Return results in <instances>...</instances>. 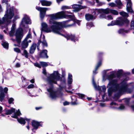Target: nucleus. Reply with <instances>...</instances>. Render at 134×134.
<instances>
[{"label":"nucleus","mask_w":134,"mask_h":134,"mask_svg":"<svg viewBox=\"0 0 134 134\" xmlns=\"http://www.w3.org/2000/svg\"><path fill=\"white\" fill-rule=\"evenodd\" d=\"M92 83L93 87L96 90H98L99 93H100V91H101L104 93L106 90V86L105 85H103L100 87L99 86H97L94 81V79L93 78L92 79Z\"/></svg>","instance_id":"nucleus-8"},{"label":"nucleus","mask_w":134,"mask_h":134,"mask_svg":"<svg viewBox=\"0 0 134 134\" xmlns=\"http://www.w3.org/2000/svg\"><path fill=\"white\" fill-rule=\"evenodd\" d=\"M85 19L87 21L94 19L96 18V16L93 15L89 14H87L85 15Z\"/></svg>","instance_id":"nucleus-19"},{"label":"nucleus","mask_w":134,"mask_h":134,"mask_svg":"<svg viewBox=\"0 0 134 134\" xmlns=\"http://www.w3.org/2000/svg\"><path fill=\"white\" fill-rule=\"evenodd\" d=\"M115 25V23L114 20L112 21L110 23L108 24L107 26H113Z\"/></svg>","instance_id":"nucleus-44"},{"label":"nucleus","mask_w":134,"mask_h":134,"mask_svg":"<svg viewBox=\"0 0 134 134\" xmlns=\"http://www.w3.org/2000/svg\"><path fill=\"white\" fill-rule=\"evenodd\" d=\"M21 115V114L20 110L18 109L15 113H14V114H13L11 117L17 119V120L18 122L21 124L25 125L26 122L25 120H26L29 123L30 121V119L27 118H18V116Z\"/></svg>","instance_id":"nucleus-6"},{"label":"nucleus","mask_w":134,"mask_h":134,"mask_svg":"<svg viewBox=\"0 0 134 134\" xmlns=\"http://www.w3.org/2000/svg\"><path fill=\"white\" fill-rule=\"evenodd\" d=\"M30 82L32 83H34L35 82L34 79H31L30 80Z\"/></svg>","instance_id":"nucleus-63"},{"label":"nucleus","mask_w":134,"mask_h":134,"mask_svg":"<svg viewBox=\"0 0 134 134\" xmlns=\"http://www.w3.org/2000/svg\"><path fill=\"white\" fill-rule=\"evenodd\" d=\"M115 108L118 109L122 110L125 109V107L123 104H121L119 107Z\"/></svg>","instance_id":"nucleus-38"},{"label":"nucleus","mask_w":134,"mask_h":134,"mask_svg":"<svg viewBox=\"0 0 134 134\" xmlns=\"http://www.w3.org/2000/svg\"><path fill=\"white\" fill-rule=\"evenodd\" d=\"M40 63L41 65L43 67H45L48 65V64L46 62H40Z\"/></svg>","instance_id":"nucleus-36"},{"label":"nucleus","mask_w":134,"mask_h":134,"mask_svg":"<svg viewBox=\"0 0 134 134\" xmlns=\"http://www.w3.org/2000/svg\"><path fill=\"white\" fill-rule=\"evenodd\" d=\"M127 1L126 9L128 12L132 13L133 10L132 9V4L131 0H126Z\"/></svg>","instance_id":"nucleus-12"},{"label":"nucleus","mask_w":134,"mask_h":134,"mask_svg":"<svg viewBox=\"0 0 134 134\" xmlns=\"http://www.w3.org/2000/svg\"><path fill=\"white\" fill-rule=\"evenodd\" d=\"M75 23L74 22H73V23H72V24H69L67 26V27H71L73 26H75Z\"/></svg>","instance_id":"nucleus-56"},{"label":"nucleus","mask_w":134,"mask_h":134,"mask_svg":"<svg viewBox=\"0 0 134 134\" xmlns=\"http://www.w3.org/2000/svg\"><path fill=\"white\" fill-rule=\"evenodd\" d=\"M130 98H126L122 99L123 102L126 105H129Z\"/></svg>","instance_id":"nucleus-29"},{"label":"nucleus","mask_w":134,"mask_h":134,"mask_svg":"<svg viewBox=\"0 0 134 134\" xmlns=\"http://www.w3.org/2000/svg\"><path fill=\"white\" fill-rule=\"evenodd\" d=\"M29 44L28 43L26 39L24 40L21 43V49H25L28 46Z\"/></svg>","instance_id":"nucleus-18"},{"label":"nucleus","mask_w":134,"mask_h":134,"mask_svg":"<svg viewBox=\"0 0 134 134\" xmlns=\"http://www.w3.org/2000/svg\"><path fill=\"white\" fill-rule=\"evenodd\" d=\"M65 13L72 14V13L69 12L62 11L55 14L50 15L51 19L49 21V24L54 25L56 27V28L58 29L59 30L61 33L63 31V30L61 27L62 26L63 24H66L67 22L70 21V20H68L60 22L55 21L54 20L66 18L67 16L71 19H73L74 18V15H65Z\"/></svg>","instance_id":"nucleus-2"},{"label":"nucleus","mask_w":134,"mask_h":134,"mask_svg":"<svg viewBox=\"0 0 134 134\" xmlns=\"http://www.w3.org/2000/svg\"><path fill=\"white\" fill-rule=\"evenodd\" d=\"M15 111V109L13 108H12L10 109L6 110L5 111V114L7 115L11 114L14 113Z\"/></svg>","instance_id":"nucleus-24"},{"label":"nucleus","mask_w":134,"mask_h":134,"mask_svg":"<svg viewBox=\"0 0 134 134\" xmlns=\"http://www.w3.org/2000/svg\"><path fill=\"white\" fill-rule=\"evenodd\" d=\"M110 13L114 15H117L118 14V12L116 10H114L110 9Z\"/></svg>","instance_id":"nucleus-31"},{"label":"nucleus","mask_w":134,"mask_h":134,"mask_svg":"<svg viewBox=\"0 0 134 134\" xmlns=\"http://www.w3.org/2000/svg\"><path fill=\"white\" fill-rule=\"evenodd\" d=\"M115 25L119 26L122 25L124 23V19L122 18H119L118 19L114 20Z\"/></svg>","instance_id":"nucleus-13"},{"label":"nucleus","mask_w":134,"mask_h":134,"mask_svg":"<svg viewBox=\"0 0 134 134\" xmlns=\"http://www.w3.org/2000/svg\"><path fill=\"white\" fill-rule=\"evenodd\" d=\"M8 90V88L7 87H5L4 89V92L6 93Z\"/></svg>","instance_id":"nucleus-58"},{"label":"nucleus","mask_w":134,"mask_h":134,"mask_svg":"<svg viewBox=\"0 0 134 134\" xmlns=\"http://www.w3.org/2000/svg\"><path fill=\"white\" fill-rule=\"evenodd\" d=\"M34 85L32 84H31L29 85L27 87V88L28 89H30L31 88H33L34 87Z\"/></svg>","instance_id":"nucleus-52"},{"label":"nucleus","mask_w":134,"mask_h":134,"mask_svg":"<svg viewBox=\"0 0 134 134\" xmlns=\"http://www.w3.org/2000/svg\"><path fill=\"white\" fill-rule=\"evenodd\" d=\"M32 125L33 127V129H32V130L34 131V130H36L38 129L40 126V124L39 122L35 120H33L32 122Z\"/></svg>","instance_id":"nucleus-14"},{"label":"nucleus","mask_w":134,"mask_h":134,"mask_svg":"<svg viewBox=\"0 0 134 134\" xmlns=\"http://www.w3.org/2000/svg\"><path fill=\"white\" fill-rule=\"evenodd\" d=\"M43 73L45 75L46 74V70L45 68H43Z\"/></svg>","instance_id":"nucleus-57"},{"label":"nucleus","mask_w":134,"mask_h":134,"mask_svg":"<svg viewBox=\"0 0 134 134\" xmlns=\"http://www.w3.org/2000/svg\"><path fill=\"white\" fill-rule=\"evenodd\" d=\"M36 8L40 12V15L41 18H43L46 14V11L48 10V8H42L36 7Z\"/></svg>","instance_id":"nucleus-10"},{"label":"nucleus","mask_w":134,"mask_h":134,"mask_svg":"<svg viewBox=\"0 0 134 134\" xmlns=\"http://www.w3.org/2000/svg\"><path fill=\"white\" fill-rule=\"evenodd\" d=\"M0 39L2 40L3 39V36L1 34H0Z\"/></svg>","instance_id":"nucleus-60"},{"label":"nucleus","mask_w":134,"mask_h":134,"mask_svg":"<svg viewBox=\"0 0 134 134\" xmlns=\"http://www.w3.org/2000/svg\"><path fill=\"white\" fill-rule=\"evenodd\" d=\"M100 105L102 107H104L105 106V104L104 103H101L100 104Z\"/></svg>","instance_id":"nucleus-64"},{"label":"nucleus","mask_w":134,"mask_h":134,"mask_svg":"<svg viewBox=\"0 0 134 134\" xmlns=\"http://www.w3.org/2000/svg\"><path fill=\"white\" fill-rule=\"evenodd\" d=\"M103 13H101L102 14L100 15V16H99V18L100 19H102L103 18L106 19V16L105 14H103Z\"/></svg>","instance_id":"nucleus-40"},{"label":"nucleus","mask_w":134,"mask_h":134,"mask_svg":"<svg viewBox=\"0 0 134 134\" xmlns=\"http://www.w3.org/2000/svg\"><path fill=\"white\" fill-rule=\"evenodd\" d=\"M21 66V63H17L15 65V67L16 68H18Z\"/></svg>","instance_id":"nucleus-47"},{"label":"nucleus","mask_w":134,"mask_h":134,"mask_svg":"<svg viewBox=\"0 0 134 134\" xmlns=\"http://www.w3.org/2000/svg\"><path fill=\"white\" fill-rule=\"evenodd\" d=\"M15 29L16 25L15 24H13L12 25L11 30L9 32V35L11 37L15 35L17 42L19 43L23 36V30L21 28H19L16 30L15 33Z\"/></svg>","instance_id":"nucleus-4"},{"label":"nucleus","mask_w":134,"mask_h":134,"mask_svg":"<svg viewBox=\"0 0 134 134\" xmlns=\"http://www.w3.org/2000/svg\"><path fill=\"white\" fill-rule=\"evenodd\" d=\"M47 90L49 93V97L53 99H56L57 98L61 97L62 94L61 92H54L53 90L52 86L49 88L47 89Z\"/></svg>","instance_id":"nucleus-7"},{"label":"nucleus","mask_w":134,"mask_h":134,"mask_svg":"<svg viewBox=\"0 0 134 134\" xmlns=\"http://www.w3.org/2000/svg\"><path fill=\"white\" fill-rule=\"evenodd\" d=\"M77 103L76 102L74 101V102H71V104L72 105H75L77 104Z\"/></svg>","instance_id":"nucleus-59"},{"label":"nucleus","mask_w":134,"mask_h":134,"mask_svg":"<svg viewBox=\"0 0 134 134\" xmlns=\"http://www.w3.org/2000/svg\"><path fill=\"white\" fill-rule=\"evenodd\" d=\"M3 89L1 87H0V101L2 102L4 99L5 94L3 92Z\"/></svg>","instance_id":"nucleus-21"},{"label":"nucleus","mask_w":134,"mask_h":134,"mask_svg":"<svg viewBox=\"0 0 134 134\" xmlns=\"http://www.w3.org/2000/svg\"><path fill=\"white\" fill-rule=\"evenodd\" d=\"M77 94L79 97L80 98L83 99H85V95L84 94L80 93H77Z\"/></svg>","instance_id":"nucleus-33"},{"label":"nucleus","mask_w":134,"mask_h":134,"mask_svg":"<svg viewBox=\"0 0 134 134\" xmlns=\"http://www.w3.org/2000/svg\"><path fill=\"white\" fill-rule=\"evenodd\" d=\"M130 107L132 110L134 111V104L131 105Z\"/></svg>","instance_id":"nucleus-55"},{"label":"nucleus","mask_w":134,"mask_h":134,"mask_svg":"<svg viewBox=\"0 0 134 134\" xmlns=\"http://www.w3.org/2000/svg\"><path fill=\"white\" fill-rule=\"evenodd\" d=\"M60 74L58 71H54L53 73L50 74L47 77V81L48 83L51 85L57 84L58 81L60 80L61 82L59 87L60 89L65 88L66 87V80L64 77H62L61 79Z\"/></svg>","instance_id":"nucleus-3"},{"label":"nucleus","mask_w":134,"mask_h":134,"mask_svg":"<svg viewBox=\"0 0 134 134\" xmlns=\"http://www.w3.org/2000/svg\"><path fill=\"white\" fill-rule=\"evenodd\" d=\"M69 103L67 102H65L63 103V104L64 105H68Z\"/></svg>","instance_id":"nucleus-61"},{"label":"nucleus","mask_w":134,"mask_h":134,"mask_svg":"<svg viewBox=\"0 0 134 134\" xmlns=\"http://www.w3.org/2000/svg\"><path fill=\"white\" fill-rule=\"evenodd\" d=\"M124 21V23H125L126 24H128L129 23V21L127 19L125 18H123Z\"/></svg>","instance_id":"nucleus-54"},{"label":"nucleus","mask_w":134,"mask_h":134,"mask_svg":"<svg viewBox=\"0 0 134 134\" xmlns=\"http://www.w3.org/2000/svg\"><path fill=\"white\" fill-rule=\"evenodd\" d=\"M131 28L132 30L134 29V21H131Z\"/></svg>","instance_id":"nucleus-41"},{"label":"nucleus","mask_w":134,"mask_h":134,"mask_svg":"<svg viewBox=\"0 0 134 134\" xmlns=\"http://www.w3.org/2000/svg\"><path fill=\"white\" fill-rule=\"evenodd\" d=\"M24 54H23V55L25 57L27 58H28L29 57V53L25 49H24L23 51Z\"/></svg>","instance_id":"nucleus-32"},{"label":"nucleus","mask_w":134,"mask_h":134,"mask_svg":"<svg viewBox=\"0 0 134 134\" xmlns=\"http://www.w3.org/2000/svg\"><path fill=\"white\" fill-rule=\"evenodd\" d=\"M120 14L124 17H127L128 16V15L125 12H121L120 13Z\"/></svg>","instance_id":"nucleus-35"},{"label":"nucleus","mask_w":134,"mask_h":134,"mask_svg":"<svg viewBox=\"0 0 134 134\" xmlns=\"http://www.w3.org/2000/svg\"><path fill=\"white\" fill-rule=\"evenodd\" d=\"M42 43L43 46H45L47 47V43L45 40H44L42 42H41L40 40H39L37 44L38 45L37 46V49L38 51L39 50V46L40 43Z\"/></svg>","instance_id":"nucleus-23"},{"label":"nucleus","mask_w":134,"mask_h":134,"mask_svg":"<svg viewBox=\"0 0 134 134\" xmlns=\"http://www.w3.org/2000/svg\"><path fill=\"white\" fill-rule=\"evenodd\" d=\"M9 0H3L2 1V3H5V4H7V5H8V3Z\"/></svg>","instance_id":"nucleus-51"},{"label":"nucleus","mask_w":134,"mask_h":134,"mask_svg":"<svg viewBox=\"0 0 134 134\" xmlns=\"http://www.w3.org/2000/svg\"><path fill=\"white\" fill-rule=\"evenodd\" d=\"M31 23L29 18L28 16L26 15L23 19L20 25L21 26L25 27V24H30Z\"/></svg>","instance_id":"nucleus-9"},{"label":"nucleus","mask_w":134,"mask_h":134,"mask_svg":"<svg viewBox=\"0 0 134 134\" xmlns=\"http://www.w3.org/2000/svg\"><path fill=\"white\" fill-rule=\"evenodd\" d=\"M2 45L3 47L5 48H8V43L3 41L2 43Z\"/></svg>","instance_id":"nucleus-30"},{"label":"nucleus","mask_w":134,"mask_h":134,"mask_svg":"<svg viewBox=\"0 0 134 134\" xmlns=\"http://www.w3.org/2000/svg\"><path fill=\"white\" fill-rule=\"evenodd\" d=\"M106 19L108 20H111L113 19V18L111 15H109L106 17Z\"/></svg>","instance_id":"nucleus-42"},{"label":"nucleus","mask_w":134,"mask_h":134,"mask_svg":"<svg viewBox=\"0 0 134 134\" xmlns=\"http://www.w3.org/2000/svg\"><path fill=\"white\" fill-rule=\"evenodd\" d=\"M37 46V44L35 43H34L31 46L29 51V53L31 54L33 53L36 49Z\"/></svg>","instance_id":"nucleus-17"},{"label":"nucleus","mask_w":134,"mask_h":134,"mask_svg":"<svg viewBox=\"0 0 134 134\" xmlns=\"http://www.w3.org/2000/svg\"><path fill=\"white\" fill-rule=\"evenodd\" d=\"M31 37V35L29 33L27 36L26 37L25 39H26V40L27 39H28L29 38H30Z\"/></svg>","instance_id":"nucleus-53"},{"label":"nucleus","mask_w":134,"mask_h":134,"mask_svg":"<svg viewBox=\"0 0 134 134\" xmlns=\"http://www.w3.org/2000/svg\"><path fill=\"white\" fill-rule=\"evenodd\" d=\"M64 36L67 38V40H70L71 41L75 42V37L74 35L68 34Z\"/></svg>","instance_id":"nucleus-15"},{"label":"nucleus","mask_w":134,"mask_h":134,"mask_svg":"<svg viewBox=\"0 0 134 134\" xmlns=\"http://www.w3.org/2000/svg\"><path fill=\"white\" fill-rule=\"evenodd\" d=\"M72 82V76L70 73L68 74V84H71Z\"/></svg>","instance_id":"nucleus-25"},{"label":"nucleus","mask_w":134,"mask_h":134,"mask_svg":"<svg viewBox=\"0 0 134 134\" xmlns=\"http://www.w3.org/2000/svg\"><path fill=\"white\" fill-rule=\"evenodd\" d=\"M34 65L36 67H38L39 68H41V66L38 63H33Z\"/></svg>","instance_id":"nucleus-50"},{"label":"nucleus","mask_w":134,"mask_h":134,"mask_svg":"<svg viewBox=\"0 0 134 134\" xmlns=\"http://www.w3.org/2000/svg\"><path fill=\"white\" fill-rule=\"evenodd\" d=\"M101 9H95L93 10V12L92 13L94 15H97L99 13H102Z\"/></svg>","instance_id":"nucleus-26"},{"label":"nucleus","mask_w":134,"mask_h":134,"mask_svg":"<svg viewBox=\"0 0 134 134\" xmlns=\"http://www.w3.org/2000/svg\"><path fill=\"white\" fill-rule=\"evenodd\" d=\"M50 26V29L48 27L47 24L43 22L41 23L42 29L41 31H44L46 32H52L53 33L61 35L63 36L64 35L61 34V32L58 29L56 28V27L54 25H51Z\"/></svg>","instance_id":"nucleus-5"},{"label":"nucleus","mask_w":134,"mask_h":134,"mask_svg":"<svg viewBox=\"0 0 134 134\" xmlns=\"http://www.w3.org/2000/svg\"><path fill=\"white\" fill-rule=\"evenodd\" d=\"M115 2L118 5H122V3L120 0H116L115 1Z\"/></svg>","instance_id":"nucleus-46"},{"label":"nucleus","mask_w":134,"mask_h":134,"mask_svg":"<svg viewBox=\"0 0 134 134\" xmlns=\"http://www.w3.org/2000/svg\"><path fill=\"white\" fill-rule=\"evenodd\" d=\"M102 13H103L105 14H108L110 13V9L107 8L105 9H102Z\"/></svg>","instance_id":"nucleus-27"},{"label":"nucleus","mask_w":134,"mask_h":134,"mask_svg":"<svg viewBox=\"0 0 134 134\" xmlns=\"http://www.w3.org/2000/svg\"><path fill=\"white\" fill-rule=\"evenodd\" d=\"M110 105L111 106H110V108H116V107H112V106L113 105H117V104L116 103L114 102H112L110 103Z\"/></svg>","instance_id":"nucleus-37"},{"label":"nucleus","mask_w":134,"mask_h":134,"mask_svg":"<svg viewBox=\"0 0 134 134\" xmlns=\"http://www.w3.org/2000/svg\"><path fill=\"white\" fill-rule=\"evenodd\" d=\"M101 64L102 62L101 61H100L97 64L95 67V71H96V70H97L98 68L101 66Z\"/></svg>","instance_id":"nucleus-34"},{"label":"nucleus","mask_w":134,"mask_h":134,"mask_svg":"<svg viewBox=\"0 0 134 134\" xmlns=\"http://www.w3.org/2000/svg\"><path fill=\"white\" fill-rule=\"evenodd\" d=\"M86 25L88 28V29L90 28L93 26V24L92 23H87Z\"/></svg>","instance_id":"nucleus-39"},{"label":"nucleus","mask_w":134,"mask_h":134,"mask_svg":"<svg viewBox=\"0 0 134 134\" xmlns=\"http://www.w3.org/2000/svg\"><path fill=\"white\" fill-rule=\"evenodd\" d=\"M129 32V31L128 30H125L124 29H120L118 30V34L124 35L126 33H127Z\"/></svg>","instance_id":"nucleus-20"},{"label":"nucleus","mask_w":134,"mask_h":134,"mask_svg":"<svg viewBox=\"0 0 134 134\" xmlns=\"http://www.w3.org/2000/svg\"><path fill=\"white\" fill-rule=\"evenodd\" d=\"M42 107H36L35 108V109L37 110H38L42 109Z\"/></svg>","instance_id":"nucleus-62"},{"label":"nucleus","mask_w":134,"mask_h":134,"mask_svg":"<svg viewBox=\"0 0 134 134\" xmlns=\"http://www.w3.org/2000/svg\"><path fill=\"white\" fill-rule=\"evenodd\" d=\"M47 51L46 49L42 51L40 54V57L43 58H48V56L47 55Z\"/></svg>","instance_id":"nucleus-16"},{"label":"nucleus","mask_w":134,"mask_h":134,"mask_svg":"<svg viewBox=\"0 0 134 134\" xmlns=\"http://www.w3.org/2000/svg\"><path fill=\"white\" fill-rule=\"evenodd\" d=\"M124 73L123 70L122 69L118 70L116 73V76L118 77H119Z\"/></svg>","instance_id":"nucleus-28"},{"label":"nucleus","mask_w":134,"mask_h":134,"mask_svg":"<svg viewBox=\"0 0 134 134\" xmlns=\"http://www.w3.org/2000/svg\"><path fill=\"white\" fill-rule=\"evenodd\" d=\"M109 5L111 7H115L116 6V5L113 3H111L109 4Z\"/></svg>","instance_id":"nucleus-49"},{"label":"nucleus","mask_w":134,"mask_h":134,"mask_svg":"<svg viewBox=\"0 0 134 134\" xmlns=\"http://www.w3.org/2000/svg\"><path fill=\"white\" fill-rule=\"evenodd\" d=\"M72 7L74 9L73 10L74 11L77 12L81 9L86 8V7L82 6L79 4H74L72 5Z\"/></svg>","instance_id":"nucleus-11"},{"label":"nucleus","mask_w":134,"mask_h":134,"mask_svg":"<svg viewBox=\"0 0 134 134\" xmlns=\"http://www.w3.org/2000/svg\"><path fill=\"white\" fill-rule=\"evenodd\" d=\"M70 7H69L66 6H62L61 7V9L63 10L70 9Z\"/></svg>","instance_id":"nucleus-43"},{"label":"nucleus","mask_w":134,"mask_h":134,"mask_svg":"<svg viewBox=\"0 0 134 134\" xmlns=\"http://www.w3.org/2000/svg\"><path fill=\"white\" fill-rule=\"evenodd\" d=\"M14 99L13 98H10L8 100V103L9 104H10L12 103L14 101Z\"/></svg>","instance_id":"nucleus-48"},{"label":"nucleus","mask_w":134,"mask_h":134,"mask_svg":"<svg viewBox=\"0 0 134 134\" xmlns=\"http://www.w3.org/2000/svg\"><path fill=\"white\" fill-rule=\"evenodd\" d=\"M110 74L103 76V80L105 78L109 81L107 87L108 88V93L109 96H111L113 92H116L114 95V98L116 101L120 96L126 93H131L133 90L128 88V84L125 81L121 82L120 83H117V79H113L116 77V71H113L110 72Z\"/></svg>","instance_id":"nucleus-1"},{"label":"nucleus","mask_w":134,"mask_h":134,"mask_svg":"<svg viewBox=\"0 0 134 134\" xmlns=\"http://www.w3.org/2000/svg\"><path fill=\"white\" fill-rule=\"evenodd\" d=\"M14 51L17 53H20L21 52V51L20 49L19 48H14Z\"/></svg>","instance_id":"nucleus-45"},{"label":"nucleus","mask_w":134,"mask_h":134,"mask_svg":"<svg viewBox=\"0 0 134 134\" xmlns=\"http://www.w3.org/2000/svg\"><path fill=\"white\" fill-rule=\"evenodd\" d=\"M40 2L43 6H49L51 4V2L45 0H41L40 1Z\"/></svg>","instance_id":"nucleus-22"}]
</instances>
